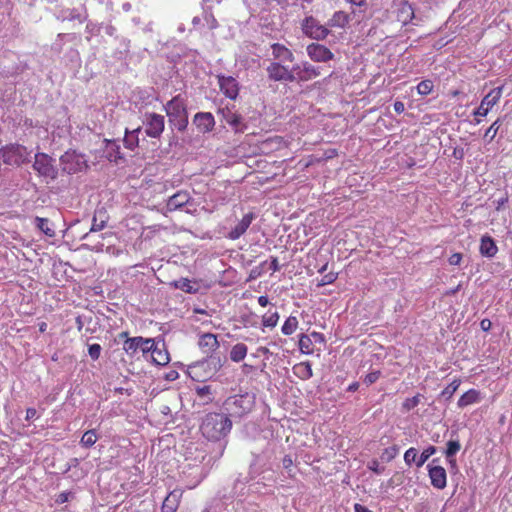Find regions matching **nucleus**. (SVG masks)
I'll return each instance as SVG.
<instances>
[{"label":"nucleus","mask_w":512,"mask_h":512,"mask_svg":"<svg viewBox=\"0 0 512 512\" xmlns=\"http://www.w3.org/2000/svg\"><path fill=\"white\" fill-rule=\"evenodd\" d=\"M33 168L39 175L45 178L55 179L57 176V170L53 165V159L45 153H37L35 155Z\"/></svg>","instance_id":"7"},{"label":"nucleus","mask_w":512,"mask_h":512,"mask_svg":"<svg viewBox=\"0 0 512 512\" xmlns=\"http://www.w3.org/2000/svg\"><path fill=\"white\" fill-rule=\"evenodd\" d=\"M193 122L201 133L211 132L215 126L214 117L210 112L196 113Z\"/></svg>","instance_id":"15"},{"label":"nucleus","mask_w":512,"mask_h":512,"mask_svg":"<svg viewBox=\"0 0 512 512\" xmlns=\"http://www.w3.org/2000/svg\"><path fill=\"white\" fill-rule=\"evenodd\" d=\"M36 226L39 230H41L45 235L49 237L55 236V231L49 226V220L47 218L36 217Z\"/></svg>","instance_id":"35"},{"label":"nucleus","mask_w":512,"mask_h":512,"mask_svg":"<svg viewBox=\"0 0 512 512\" xmlns=\"http://www.w3.org/2000/svg\"><path fill=\"white\" fill-rule=\"evenodd\" d=\"M190 200L191 196L189 192L178 191L168 199L166 209L169 212L175 211L187 205Z\"/></svg>","instance_id":"17"},{"label":"nucleus","mask_w":512,"mask_h":512,"mask_svg":"<svg viewBox=\"0 0 512 512\" xmlns=\"http://www.w3.org/2000/svg\"><path fill=\"white\" fill-rule=\"evenodd\" d=\"M253 219V213L245 214L237 225L229 232V238L232 240L240 238L247 231Z\"/></svg>","instance_id":"20"},{"label":"nucleus","mask_w":512,"mask_h":512,"mask_svg":"<svg viewBox=\"0 0 512 512\" xmlns=\"http://www.w3.org/2000/svg\"><path fill=\"white\" fill-rule=\"evenodd\" d=\"M416 407V396L406 399L402 404L403 411H410Z\"/></svg>","instance_id":"49"},{"label":"nucleus","mask_w":512,"mask_h":512,"mask_svg":"<svg viewBox=\"0 0 512 512\" xmlns=\"http://www.w3.org/2000/svg\"><path fill=\"white\" fill-rule=\"evenodd\" d=\"M398 20L403 24H406L408 21L414 18V9L408 3H403L401 8L398 11Z\"/></svg>","instance_id":"30"},{"label":"nucleus","mask_w":512,"mask_h":512,"mask_svg":"<svg viewBox=\"0 0 512 512\" xmlns=\"http://www.w3.org/2000/svg\"><path fill=\"white\" fill-rule=\"evenodd\" d=\"M501 125L500 119H497L495 122L492 123V125L486 130L484 137L489 138V141H492Z\"/></svg>","instance_id":"41"},{"label":"nucleus","mask_w":512,"mask_h":512,"mask_svg":"<svg viewBox=\"0 0 512 512\" xmlns=\"http://www.w3.org/2000/svg\"><path fill=\"white\" fill-rule=\"evenodd\" d=\"M140 350L145 355L148 352L151 353L152 349L156 346L154 339L152 338H143L140 336Z\"/></svg>","instance_id":"38"},{"label":"nucleus","mask_w":512,"mask_h":512,"mask_svg":"<svg viewBox=\"0 0 512 512\" xmlns=\"http://www.w3.org/2000/svg\"><path fill=\"white\" fill-rule=\"evenodd\" d=\"M109 220V215L105 208H98L94 212V216L92 219V225L90 228L91 232L101 231L106 227V224Z\"/></svg>","instance_id":"22"},{"label":"nucleus","mask_w":512,"mask_h":512,"mask_svg":"<svg viewBox=\"0 0 512 512\" xmlns=\"http://www.w3.org/2000/svg\"><path fill=\"white\" fill-rule=\"evenodd\" d=\"M282 465L286 470H289L293 466V459L290 455H285L282 459Z\"/></svg>","instance_id":"58"},{"label":"nucleus","mask_w":512,"mask_h":512,"mask_svg":"<svg viewBox=\"0 0 512 512\" xmlns=\"http://www.w3.org/2000/svg\"><path fill=\"white\" fill-rule=\"evenodd\" d=\"M183 496V490L174 489L164 499L161 512H177Z\"/></svg>","instance_id":"16"},{"label":"nucleus","mask_w":512,"mask_h":512,"mask_svg":"<svg viewBox=\"0 0 512 512\" xmlns=\"http://www.w3.org/2000/svg\"><path fill=\"white\" fill-rule=\"evenodd\" d=\"M479 251L482 256L492 258L497 254L498 247L491 236L483 235L480 240Z\"/></svg>","instance_id":"21"},{"label":"nucleus","mask_w":512,"mask_h":512,"mask_svg":"<svg viewBox=\"0 0 512 512\" xmlns=\"http://www.w3.org/2000/svg\"><path fill=\"white\" fill-rule=\"evenodd\" d=\"M278 320H279V314L277 311H274V312L268 311L262 317V325L264 327L274 328L277 325Z\"/></svg>","instance_id":"36"},{"label":"nucleus","mask_w":512,"mask_h":512,"mask_svg":"<svg viewBox=\"0 0 512 512\" xmlns=\"http://www.w3.org/2000/svg\"><path fill=\"white\" fill-rule=\"evenodd\" d=\"M337 277H338V273L329 272L321 278L318 286H325V285L332 284L336 281Z\"/></svg>","instance_id":"42"},{"label":"nucleus","mask_w":512,"mask_h":512,"mask_svg":"<svg viewBox=\"0 0 512 512\" xmlns=\"http://www.w3.org/2000/svg\"><path fill=\"white\" fill-rule=\"evenodd\" d=\"M351 21V16L345 11L339 10L333 13V15L327 21V27L331 29H345Z\"/></svg>","instance_id":"18"},{"label":"nucleus","mask_w":512,"mask_h":512,"mask_svg":"<svg viewBox=\"0 0 512 512\" xmlns=\"http://www.w3.org/2000/svg\"><path fill=\"white\" fill-rule=\"evenodd\" d=\"M495 202H496V210L499 211L508 202L507 193L503 197L497 199Z\"/></svg>","instance_id":"60"},{"label":"nucleus","mask_w":512,"mask_h":512,"mask_svg":"<svg viewBox=\"0 0 512 512\" xmlns=\"http://www.w3.org/2000/svg\"><path fill=\"white\" fill-rule=\"evenodd\" d=\"M299 321L296 316L290 315L284 322L281 332L284 335H292L298 328Z\"/></svg>","instance_id":"33"},{"label":"nucleus","mask_w":512,"mask_h":512,"mask_svg":"<svg viewBox=\"0 0 512 512\" xmlns=\"http://www.w3.org/2000/svg\"><path fill=\"white\" fill-rule=\"evenodd\" d=\"M248 352V347L244 343L235 344L230 350V359L233 362H240L244 360Z\"/></svg>","instance_id":"28"},{"label":"nucleus","mask_w":512,"mask_h":512,"mask_svg":"<svg viewBox=\"0 0 512 512\" xmlns=\"http://www.w3.org/2000/svg\"><path fill=\"white\" fill-rule=\"evenodd\" d=\"M140 132V128H137L131 132L125 130L124 144L126 148L130 150H134L138 146V133Z\"/></svg>","instance_id":"32"},{"label":"nucleus","mask_w":512,"mask_h":512,"mask_svg":"<svg viewBox=\"0 0 512 512\" xmlns=\"http://www.w3.org/2000/svg\"><path fill=\"white\" fill-rule=\"evenodd\" d=\"M37 415V410L35 408H27L26 410V420H31L35 418Z\"/></svg>","instance_id":"61"},{"label":"nucleus","mask_w":512,"mask_h":512,"mask_svg":"<svg viewBox=\"0 0 512 512\" xmlns=\"http://www.w3.org/2000/svg\"><path fill=\"white\" fill-rule=\"evenodd\" d=\"M218 85L221 92L229 99L235 100L239 94V83L232 76L218 75Z\"/></svg>","instance_id":"11"},{"label":"nucleus","mask_w":512,"mask_h":512,"mask_svg":"<svg viewBox=\"0 0 512 512\" xmlns=\"http://www.w3.org/2000/svg\"><path fill=\"white\" fill-rule=\"evenodd\" d=\"M368 468L377 474H381L384 470L383 467H380L379 461L376 459L369 462Z\"/></svg>","instance_id":"51"},{"label":"nucleus","mask_w":512,"mask_h":512,"mask_svg":"<svg viewBox=\"0 0 512 512\" xmlns=\"http://www.w3.org/2000/svg\"><path fill=\"white\" fill-rule=\"evenodd\" d=\"M502 88L491 90L481 101L480 106L474 112L476 116H486L489 110L499 101Z\"/></svg>","instance_id":"13"},{"label":"nucleus","mask_w":512,"mask_h":512,"mask_svg":"<svg viewBox=\"0 0 512 512\" xmlns=\"http://www.w3.org/2000/svg\"><path fill=\"white\" fill-rule=\"evenodd\" d=\"M268 78L275 82H294L293 69L290 70L281 62H271L266 68Z\"/></svg>","instance_id":"8"},{"label":"nucleus","mask_w":512,"mask_h":512,"mask_svg":"<svg viewBox=\"0 0 512 512\" xmlns=\"http://www.w3.org/2000/svg\"><path fill=\"white\" fill-rule=\"evenodd\" d=\"M71 492H61L57 495L56 503L63 504L69 500Z\"/></svg>","instance_id":"55"},{"label":"nucleus","mask_w":512,"mask_h":512,"mask_svg":"<svg viewBox=\"0 0 512 512\" xmlns=\"http://www.w3.org/2000/svg\"><path fill=\"white\" fill-rule=\"evenodd\" d=\"M461 260H462V254L454 253L449 257L448 262L450 265H459Z\"/></svg>","instance_id":"54"},{"label":"nucleus","mask_w":512,"mask_h":512,"mask_svg":"<svg viewBox=\"0 0 512 512\" xmlns=\"http://www.w3.org/2000/svg\"><path fill=\"white\" fill-rule=\"evenodd\" d=\"M120 338H125L123 343V350L129 355L134 356L137 351L140 349V336L137 337H128V332H121L119 334Z\"/></svg>","instance_id":"23"},{"label":"nucleus","mask_w":512,"mask_h":512,"mask_svg":"<svg viewBox=\"0 0 512 512\" xmlns=\"http://www.w3.org/2000/svg\"><path fill=\"white\" fill-rule=\"evenodd\" d=\"M460 448L461 446L458 440H449L447 442L445 455L451 464H455L456 460L453 457L458 453Z\"/></svg>","instance_id":"31"},{"label":"nucleus","mask_w":512,"mask_h":512,"mask_svg":"<svg viewBox=\"0 0 512 512\" xmlns=\"http://www.w3.org/2000/svg\"><path fill=\"white\" fill-rule=\"evenodd\" d=\"M460 385V381L454 380L450 384H448L445 389L442 391L441 395L445 400H449L453 394L457 391Z\"/></svg>","instance_id":"37"},{"label":"nucleus","mask_w":512,"mask_h":512,"mask_svg":"<svg viewBox=\"0 0 512 512\" xmlns=\"http://www.w3.org/2000/svg\"><path fill=\"white\" fill-rule=\"evenodd\" d=\"M398 453L399 449L396 446L386 448L381 454V460L384 462H390L397 456Z\"/></svg>","instance_id":"40"},{"label":"nucleus","mask_w":512,"mask_h":512,"mask_svg":"<svg viewBox=\"0 0 512 512\" xmlns=\"http://www.w3.org/2000/svg\"><path fill=\"white\" fill-rule=\"evenodd\" d=\"M269 269L272 272H276V271L280 270V265H279V261H278L277 257H274V256L271 257V261H270V264H269Z\"/></svg>","instance_id":"57"},{"label":"nucleus","mask_w":512,"mask_h":512,"mask_svg":"<svg viewBox=\"0 0 512 512\" xmlns=\"http://www.w3.org/2000/svg\"><path fill=\"white\" fill-rule=\"evenodd\" d=\"M271 49L276 62H293L295 59L293 52L283 44L273 43Z\"/></svg>","instance_id":"19"},{"label":"nucleus","mask_w":512,"mask_h":512,"mask_svg":"<svg viewBox=\"0 0 512 512\" xmlns=\"http://www.w3.org/2000/svg\"><path fill=\"white\" fill-rule=\"evenodd\" d=\"M165 111L169 117V121L179 131H184L188 125V113L186 109L185 100L177 95L173 97L165 105Z\"/></svg>","instance_id":"2"},{"label":"nucleus","mask_w":512,"mask_h":512,"mask_svg":"<svg viewBox=\"0 0 512 512\" xmlns=\"http://www.w3.org/2000/svg\"><path fill=\"white\" fill-rule=\"evenodd\" d=\"M405 462L407 464H411L416 461V449L409 448L404 455Z\"/></svg>","instance_id":"48"},{"label":"nucleus","mask_w":512,"mask_h":512,"mask_svg":"<svg viewBox=\"0 0 512 512\" xmlns=\"http://www.w3.org/2000/svg\"><path fill=\"white\" fill-rule=\"evenodd\" d=\"M219 112L221 113L223 120L227 124L233 127H237L241 123V116L234 112L231 108L224 107L221 108Z\"/></svg>","instance_id":"26"},{"label":"nucleus","mask_w":512,"mask_h":512,"mask_svg":"<svg viewBox=\"0 0 512 512\" xmlns=\"http://www.w3.org/2000/svg\"><path fill=\"white\" fill-rule=\"evenodd\" d=\"M247 399L251 398L248 395H235L229 397L225 401V406L230 416L241 417L244 414L248 413L250 410V406L249 401Z\"/></svg>","instance_id":"6"},{"label":"nucleus","mask_w":512,"mask_h":512,"mask_svg":"<svg viewBox=\"0 0 512 512\" xmlns=\"http://www.w3.org/2000/svg\"><path fill=\"white\" fill-rule=\"evenodd\" d=\"M394 110H395L398 114H400V113L404 112V110H405L404 103H402V102H400V101H396V102L394 103Z\"/></svg>","instance_id":"63"},{"label":"nucleus","mask_w":512,"mask_h":512,"mask_svg":"<svg viewBox=\"0 0 512 512\" xmlns=\"http://www.w3.org/2000/svg\"><path fill=\"white\" fill-rule=\"evenodd\" d=\"M3 161L5 164L20 166L28 161L30 153L27 148L20 144H9L1 149Z\"/></svg>","instance_id":"4"},{"label":"nucleus","mask_w":512,"mask_h":512,"mask_svg":"<svg viewBox=\"0 0 512 512\" xmlns=\"http://www.w3.org/2000/svg\"><path fill=\"white\" fill-rule=\"evenodd\" d=\"M294 81L307 82L320 75V69L309 62L293 67Z\"/></svg>","instance_id":"10"},{"label":"nucleus","mask_w":512,"mask_h":512,"mask_svg":"<svg viewBox=\"0 0 512 512\" xmlns=\"http://www.w3.org/2000/svg\"><path fill=\"white\" fill-rule=\"evenodd\" d=\"M152 362L164 366L168 364L170 358L167 350L159 348L157 345L151 351Z\"/></svg>","instance_id":"27"},{"label":"nucleus","mask_w":512,"mask_h":512,"mask_svg":"<svg viewBox=\"0 0 512 512\" xmlns=\"http://www.w3.org/2000/svg\"><path fill=\"white\" fill-rule=\"evenodd\" d=\"M436 451V448L434 446H428L427 449H425L421 456H420V460H418V467H420L425 461L428 460V458L434 454Z\"/></svg>","instance_id":"44"},{"label":"nucleus","mask_w":512,"mask_h":512,"mask_svg":"<svg viewBox=\"0 0 512 512\" xmlns=\"http://www.w3.org/2000/svg\"><path fill=\"white\" fill-rule=\"evenodd\" d=\"M232 428V421L223 413H208L202 420L200 431L208 440L217 441L224 438Z\"/></svg>","instance_id":"1"},{"label":"nucleus","mask_w":512,"mask_h":512,"mask_svg":"<svg viewBox=\"0 0 512 512\" xmlns=\"http://www.w3.org/2000/svg\"><path fill=\"white\" fill-rule=\"evenodd\" d=\"M336 156H338L337 149L331 148V149L325 150L323 152V155L320 156V159H321V162H325L327 160L335 158Z\"/></svg>","instance_id":"46"},{"label":"nucleus","mask_w":512,"mask_h":512,"mask_svg":"<svg viewBox=\"0 0 512 512\" xmlns=\"http://www.w3.org/2000/svg\"><path fill=\"white\" fill-rule=\"evenodd\" d=\"M434 88L433 81L431 80H424L418 83V94L420 95H428L432 93Z\"/></svg>","instance_id":"39"},{"label":"nucleus","mask_w":512,"mask_h":512,"mask_svg":"<svg viewBox=\"0 0 512 512\" xmlns=\"http://www.w3.org/2000/svg\"><path fill=\"white\" fill-rule=\"evenodd\" d=\"M179 283L180 284L177 285V287L185 292L192 293L196 291V289H193L191 282L188 279H182Z\"/></svg>","instance_id":"47"},{"label":"nucleus","mask_w":512,"mask_h":512,"mask_svg":"<svg viewBox=\"0 0 512 512\" xmlns=\"http://www.w3.org/2000/svg\"><path fill=\"white\" fill-rule=\"evenodd\" d=\"M310 337L311 339L313 338V340L315 342H318L320 344H324L325 343V337L322 333L320 332H316V331H313L311 334H310Z\"/></svg>","instance_id":"56"},{"label":"nucleus","mask_w":512,"mask_h":512,"mask_svg":"<svg viewBox=\"0 0 512 512\" xmlns=\"http://www.w3.org/2000/svg\"><path fill=\"white\" fill-rule=\"evenodd\" d=\"M145 133L151 138H159L165 128V118L156 113H147L143 121Z\"/></svg>","instance_id":"5"},{"label":"nucleus","mask_w":512,"mask_h":512,"mask_svg":"<svg viewBox=\"0 0 512 512\" xmlns=\"http://www.w3.org/2000/svg\"><path fill=\"white\" fill-rule=\"evenodd\" d=\"M294 374L302 380H308L313 376L312 366L309 362H301L293 367Z\"/></svg>","instance_id":"25"},{"label":"nucleus","mask_w":512,"mask_h":512,"mask_svg":"<svg viewBox=\"0 0 512 512\" xmlns=\"http://www.w3.org/2000/svg\"><path fill=\"white\" fill-rule=\"evenodd\" d=\"M196 393L201 398L206 397V396H210L211 395V387L208 386V385H204L202 387H197L196 388Z\"/></svg>","instance_id":"50"},{"label":"nucleus","mask_w":512,"mask_h":512,"mask_svg":"<svg viewBox=\"0 0 512 512\" xmlns=\"http://www.w3.org/2000/svg\"><path fill=\"white\" fill-rule=\"evenodd\" d=\"M322 163L320 157H317L316 155H309L306 158V162L304 163V167L308 168L314 164Z\"/></svg>","instance_id":"52"},{"label":"nucleus","mask_w":512,"mask_h":512,"mask_svg":"<svg viewBox=\"0 0 512 512\" xmlns=\"http://www.w3.org/2000/svg\"><path fill=\"white\" fill-rule=\"evenodd\" d=\"M102 348L99 344H91L88 347V354L92 360H98L101 355Z\"/></svg>","instance_id":"43"},{"label":"nucleus","mask_w":512,"mask_h":512,"mask_svg":"<svg viewBox=\"0 0 512 512\" xmlns=\"http://www.w3.org/2000/svg\"><path fill=\"white\" fill-rule=\"evenodd\" d=\"M98 440V434L95 429L87 430L80 439V445L84 448H91Z\"/></svg>","instance_id":"29"},{"label":"nucleus","mask_w":512,"mask_h":512,"mask_svg":"<svg viewBox=\"0 0 512 512\" xmlns=\"http://www.w3.org/2000/svg\"><path fill=\"white\" fill-rule=\"evenodd\" d=\"M205 20L208 22L210 29L217 28L218 22L212 13H206Z\"/></svg>","instance_id":"53"},{"label":"nucleus","mask_w":512,"mask_h":512,"mask_svg":"<svg viewBox=\"0 0 512 512\" xmlns=\"http://www.w3.org/2000/svg\"><path fill=\"white\" fill-rule=\"evenodd\" d=\"M258 303H259L260 306L266 307L269 304V299H268L267 296H264V295L259 296L258 297Z\"/></svg>","instance_id":"64"},{"label":"nucleus","mask_w":512,"mask_h":512,"mask_svg":"<svg viewBox=\"0 0 512 512\" xmlns=\"http://www.w3.org/2000/svg\"><path fill=\"white\" fill-rule=\"evenodd\" d=\"M299 349L304 354H312L314 352L313 340L310 335L301 334L299 337Z\"/></svg>","instance_id":"34"},{"label":"nucleus","mask_w":512,"mask_h":512,"mask_svg":"<svg viewBox=\"0 0 512 512\" xmlns=\"http://www.w3.org/2000/svg\"><path fill=\"white\" fill-rule=\"evenodd\" d=\"M480 399V392L475 389H470L459 398L457 405L459 408H464L479 402Z\"/></svg>","instance_id":"24"},{"label":"nucleus","mask_w":512,"mask_h":512,"mask_svg":"<svg viewBox=\"0 0 512 512\" xmlns=\"http://www.w3.org/2000/svg\"><path fill=\"white\" fill-rule=\"evenodd\" d=\"M435 460L427 465L431 484L437 489L446 487L447 475L446 470L439 465H433Z\"/></svg>","instance_id":"14"},{"label":"nucleus","mask_w":512,"mask_h":512,"mask_svg":"<svg viewBox=\"0 0 512 512\" xmlns=\"http://www.w3.org/2000/svg\"><path fill=\"white\" fill-rule=\"evenodd\" d=\"M491 327H492V322L489 319L485 318V319L481 320L480 328L483 331L488 332L491 329Z\"/></svg>","instance_id":"59"},{"label":"nucleus","mask_w":512,"mask_h":512,"mask_svg":"<svg viewBox=\"0 0 512 512\" xmlns=\"http://www.w3.org/2000/svg\"><path fill=\"white\" fill-rule=\"evenodd\" d=\"M307 55L314 62H328L334 58V53L325 45L311 43L306 47Z\"/></svg>","instance_id":"9"},{"label":"nucleus","mask_w":512,"mask_h":512,"mask_svg":"<svg viewBox=\"0 0 512 512\" xmlns=\"http://www.w3.org/2000/svg\"><path fill=\"white\" fill-rule=\"evenodd\" d=\"M380 375H381V372L380 371H373V372H370L368 373L365 377H364V383L369 386L373 383H375L379 378H380Z\"/></svg>","instance_id":"45"},{"label":"nucleus","mask_w":512,"mask_h":512,"mask_svg":"<svg viewBox=\"0 0 512 512\" xmlns=\"http://www.w3.org/2000/svg\"><path fill=\"white\" fill-rule=\"evenodd\" d=\"M301 30L305 36L317 41L326 39L330 34L327 24L322 25L313 16H307L302 20Z\"/></svg>","instance_id":"3"},{"label":"nucleus","mask_w":512,"mask_h":512,"mask_svg":"<svg viewBox=\"0 0 512 512\" xmlns=\"http://www.w3.org/2000/svg\"><path fill=\"white\" fill-rule=\"evenodd\" d=\"M198 346L203 354L208 357H212L219 349L220 343L217 335L213 333H202L199 335Z\"/></svg>","instance_id":"12"},{"label":"nucleus","mask_w":512,"mask_h":512,"mask_svg":"<svg viewBox=\"0 0 512 512\" xmlns=\"http://www.w3.org/2000/svg\"><path fill=\"white\" fill-rule=\"evenodd\" d=\"M354 512H373L369 510L366 506L361 505L359 503L354 504Z\"/></svg>","instance_id":"62"}]
</instances>
